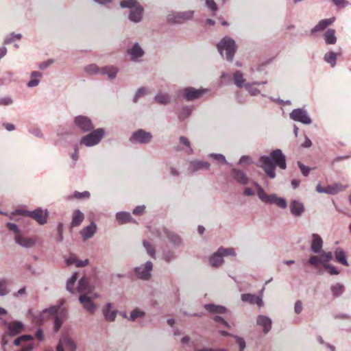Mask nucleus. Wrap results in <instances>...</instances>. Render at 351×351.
I'll return each mask as SVG.
<instances>
[{
    "label": "nucleus",
    "mask_w": 351,
    "mask_h": 351,
    "mask_svg": "<svg viewBox=\"0 0 351 351\" xmlns=\"http://www.w3.org/2000/svg\"><path fill=\"white\" fill-rule=\"evenodd\" d=\"M260 162H261V168L264 170L266 175L271 179L276 177V167H278L283 170L287 168L286 156L280 149H274L268 156H261Z\"/></svg>",
    "instance_id": "obj_1"
},
{
    "label": "nucleus",
    "mask_w": 351,
    "mask_h": 351,
    "mask_svg": "<svg viewBox=\"0 0 351 351\" xmlns=\"http://www.w3.org/2000/svg\"><path fill=\"white\" fill-rule=\"evenodd\" d=\"M120 6L130 9L128 18L130 21L138 23L142 21L144 9L137 0H123Z\"/></svg>",
    "instance_id": "obj_2"
},
{
    "label": "nucleus",
    "mask_w": 351,
    "mask_h": 351,
    "mask_svg": "<svg viewBox=\"0 0 351 351\" xmlns=\"http://www.w3.org/2000/svg\"><path fill=\"white\" fill-rule=\"evenodd\" d=\"M217 49L222 57H225L226 59L232 62L236 52V44L235 41L228 37H224L217 45Z\"/></svg>",
    "instance_id": "obj_3"
},
{
    "label": "nucleus",
    "mask_w": 351,
    "mask_h": 351,
    "mask_svg": "<svg viewBox=\"0 0 351 351\" xmlns=\"http://www.w3.org/2000/svg\"><path fill=\"white\" fill-rule=\"evenodd\" d=\"M60 307L57 306H51L49 308L44 309L38 316H35L33 319L37 324L42 323L44 320L47 319L49 316L54 315L53 328L56 332L58 331L62 324V319L58 317V311Z\"/></svg>",
    "instance_id": "obj_4"
},
{
    "label": "nucleus",
    "mask_w": 351,
    "mask_h": 351,
    "mask_svg": "<svg viewBox=\"0 0 351 351\" xmlns=\"http://www.w3.org/2000/svg\"><path fill=\"white\" fill-rule=\"evenodd\" d=\"M228 256H236L234 248L221 247L209 257V263L212 267L218 268L223 264V258Z\"/></svg>",
    "instance_id": "obj_5"
},
{
    "label": "nucleus",
    "mask_w": 351,
    "mask_h": 351,
    "mask_svg": "<svg viewBox=\"0 0 351 351\" xmlns=\"http://www.w3.org/2000/svg\"><path fill=\"white\" fill-rule=\"evenodd\" d=\"M104 135L105 130L103 128L92 130L89 134L81 138L80 145L86 147H93L101 142Z\"/></svg>",
    "instance_id": "obj_6"
},
{
    "label": "nucleus",
    "mask_w": 351,
    "mask_h": 351,
    "mask_svg": "<svg viewBox=\"0 0 351 351\" xmlns=\"http://www.w3.org/2000/svg\"><path fill=\"white\" fill-rule=\"evenodd\" d=\"M208 92L206 88H195L191 86L184 88L180 90V93L183 99L191 101L200 98L204 94Z\"/></svg>",
    "instance_id": "obj_7"
},
{
    "label": "nucleus",
    "mask_w": 351,
    "mask_h": 351,
    "mask_svg": "<svg viewBox=\"0 0 351 351\" xmlns=\"http://www.w3.org/2000/svg\"><path fill=\"white\" fill-rule=\"evenodd\" d=\"M152 139L153 135L151 132L143 129H138L132 133L130 138V141L132 143L147 145L150 143Z\"/></svg>",
    "instance_id": "obj_8"
},
{
    "label": "nucleus",
    "mask_w": 351,
    "mask_h": 351,
    "mask_svg": "<svg viewBox=\"0 0 351 351\" xmlns=\"http://www.w3.org/2000/svg\"><path fill=\"white\" fill-rule=\"evenodd\" d=\"M193 15V10L172 12L167 16V21L171 23H182L186 21L191 20Z\"/></svg>",
    "instance_id": "obj_9"
},
{
    "label": "nucleus",
    "mask_w": 351,
    "mask_h": 351,
    "mask_svg": "<svg viewBox=\"0 0 351 351\" xmlns=\"http://www.w3.org/2000/svg\"><path fill=\"white\" fill-rule=\"evenodd\" d=\"M157 235L161 239L167 238L175 247H178L182 244L180 237L166 228L162 227L158 229L157 230Z\"/></svg>",
    "instance_id": "obj_10"
},
{
    "label": "nucleus",
    "mask_w": 351,
    "mask_h": 351,
    "mask_svg": "<svg viewBox=\"0 0 351 351\" xmlns=\"http://www.w3.org/2000/svg\"><path fill=\"white\" fill-rule=\"evenodd\" d=\"M75 125L83 132L92 131L94 128L91 119L84 115H78L74 118Z\"/></svg>",
    "instance_id": "obj_11"
},
{
    "label": "nucleus",
    "mask_w": 351,
    "mask_h": 351,
    "mask_svg": "<svg viewBox=\"0 0 351 351\" xmlns=\"http://www.w3.org/2000/svg\"><path fill=\"white\" fill-rule=\"evenodd\" d=\"M152 269L153 263L151 261H147L145 264L134 268L135 275L139 279L147 280L151 277Z\"/></svg>",
    "instance_id": "obj_12"
},
{
    "label": "nucleus",
    "mask_w": 351,
    "mask_h": 351,
    "mask_svg": "<svg viewBox=\"0 0 351 351\" xmlns=\"http://www.w3.org/2000/svg\"><path fill=\"white\" fill-rule=\"evenodd\" d=\"M289 116L292 120L305 125H309L312 123V119L308 114L307 111L303 108L294 109Z\"/></svg>",
    "instance_id": "obj_13"
},
{
    "label": "nucleus",
    "mask_w": 351,
    "mask_h": 351,
    "mask_svg": "<svg viewBox=\"0 0 351 351\" xmlns=\"http://www.w3.org/2000/svg\"><path fill=\"white\" fill-rule=\"evenodd\" d=\"M187 164L188 170L191 173H194L200 170L209 169L210 167V165L208 162L198 159L188 160Z\"/></svg>",
    "instance_id": "obj_14"
},
{
    "label": "nucleus",
    "mask_w": 351,
    "mask_h": 351,
    "mask_svg": "<svg viewBox=\"0 0 351 351\" xmlns=\"http://www.w3.org/2000/svg\"><path fill=\"white\" fill-rule=\"evenodd\" d=\"M231 178L238 184L241 185H247L250 182V178L241 169L232 168L230 171Z\"/></svg>",
    "instance_id": "obj_15"
},
{
    "label": "nucleus",
    "mask_w": 351,
    "mask_h": 351,
    "mask_svg": "<svg viewBox=\"0 0 351 351\" xmlns=\"http://www.w3.org/2000/svg\"><path fill=\"white\" fill-rule=\"evenodd\" d=\"M27 213L28 214V217L36 220L39 224L43 225L47 223L49 215L47 210L38 208L33 211L27 212Z\"/></svg>",
    "instance_id": "obj_16"
},
{
    "label": "nucleus",
    "mask_w": 351,
    "mask_h": 351,
    "mask_svg": "<svg viewBox=\"0 0 351 351\" xmlns=\"http://www.w3.org/2000/svg\"><path fill=\"white\" fill-rule=\"evenodd\" d=\"M127 53L130 57V60L135 62L141 61V58L144 56V51L138 43H135L132 46L127 49Z\"/></svg>",
    "instance_id": "obj_17"
},
{
    "label": "nucleus",
    "mask_w": 351,
    "mask_h": 351,
    "mask_svg": "<svg viewBox=\"0 0 351 351\" xmlns=\"http://www.w3.org/2000/svg\"><path fill=\"white\" fill-rule=\"evenodd\" d=\"M118 313L110 302L107 303L102 308L103 316L105 321L108 322H114Z\"/></svg>",
    "instance_id": "obj_18"
},
{
    "label": "nucleus",
    "mask_w": 351,
    "mask_h": 351,
    "mask_svg": "<svg viewBox=\"0 0 351 351\" xmlns=\"http://www.w3.org/2000/svg\"><path fill=\"white\" fill-rule=\"evenodd\" d=\"M263 202L269 204H275L280 208H286L287 207L286 199L283 197H278L275 193L267 195Z\"/></svg>",
    "instance_id": "obj_19"
},
{
    "label": "nucleus",
    "mask_w": 351,
    "mask_h": 351,
    "mask_svg": "<svg viewBox=\"0 0 351 351\" xmlns=\"http://www.w3.org/2000/svg\"><path fill=\"white\" fill-rule=\"evenodd\" d=\"M15 242L20 246L25 248H31L36 244V239L23 236L21 234H15Z\"/></svg>",
    "instance_id": "obj_20"
},
{
    "label": "nucleus",
    "mask_w": 351,
    "mask_h": 351,
    "mask_svg": "<svg viewBox=\"0 0 351 351\" xmlns=\"http://www.w3.org/2000/svg\"><path fill=\"white\" fill-rule=\"evenodd\" d=\"M271 319L264 315H259L256 318V324L263 328L264 334H267L271 328Z\"/></svg>",
    "instance_id": "obj_21"
},
{
    "label": "nucleus",
    "mask_w": 351,
    "mask_h": 351,
    "mask_svg": "<svg viewBox=\"0 0 351 351\" xmlns=\"http://www.w3.org/2000/svg\"><path fill=\"white\" fill-rule=\"evenodd\" d=\"M335 21V17L330 19H322L318 22V23L311 29L310 34L311 35H315L316 33L324 30L327 27L332 25Z\"/></svg>",
    "instance_id": "obj_22"
},
{
    "label": "nucleus",
    "mask_w": 351,
    "mask_h": 351,
    "mask_svg": "<svg viewBox=\"0 0 351 351\" xmlns=\"http://www.w3.org/2000/svg\"><path fill=\"white\" fill-rule=\"evenodd\" d=\"M97 232V225L95 222H91L90 225L84 227L80 232L84 241L92 238Z\"/></svg>",
    "instance_id": "obj_23"
},
{
    "label": "nucleus",
    "mask_w": 351,
    "mask_h": 351,
    "mask_svg": "<svg viewBox=\"0 0 351 351\" xmlns=\"http://www.w3.org/2000/svg\"><path fill=\"white\" fill-rule=\"evenodd\" d=\"M289 208L291 213L295 217H300L304 212L303 203L296 199L291 201Z\"/></svg>",
    "instance_id": "obj_24"
},
{
    "label": "nucleus",
    "mask_w": 351,
    "mask_h": 351,
    "mask_svg": "<svg viewBox=\"0 0 351 351\" xmlns=\"http://www.w3.org/2000/svg\"><path fill=\"white\" fill-rule=\"evenodd\" d=\"M79 300L83 304L84 308L90 313L93 314L95 313L96 306L90 297L87 296L86 294H81L79 297Z\"/></svg>",
    "instance_id": "obj_25"
},
{
    "label": "nucleus",
    "mask_w": 351,
    "mask_h": 351,
    "mask_svg": "<svg viewBox=\"0 0 351 351\" xmlns=\"http://www.w3.org/2000/svg\"><path fill=\"white\" fill-rule=\"evenodd\" d=\"M341 49H339L337 52L329 51L324 56V60L329 64L332 67H335L337 63V58L341 55Z\"/></svg>",
    "instance_id": "obj_26"
},
{
    "label": "nucleus",
    "mask_w": 351,
    "mask_h": 351,
    "mask_svg": "<svg viewBox=\"0 0 351 351\" xmlns=\"http://www.w3.org/2000/svg\"><path fill=\"white\" fill-rule=\"evenodd\" d=\"M312 238L311 245V251L315 254L320 253L323 246V241L321 237L317 234H313Z\"/></svg>",
    "instance_id": "obj_27"
},
{
    "label": "nucleus",
    "mask_w": 351,
    "mask_h": 351,
    "mask_svg": "<svg viewBox=\"0 0 351 351\" xmlns=\"http://www.w3.org/2000/svg\"><path fill=\"white\" fill-rule=\"evenodd\" d=\"M118 71L119 69L116 66H106L101 68L100 74L103 75H106L110 79L113 80L116 77Z\"/></svg>",
    "instance_id": "obj_28"
},
{
    "label": "nucleus",
    "mask_w": 351,
    "mask_h": 351,
    "mask_svg": "<svg viewBox=\"0 0 351 351\" xmlns=\"http://www.w3.org/2000/svg\"><path fill=\"white\" fill-rule=\"evenodd\" d=\"M347 187L348 185H343L341 183H334L326 186V194L335 195L344 191Z\"/></svg>",
    "instance_id": "obj_29"
},
{
    "label": "nucleus",
    "mask_w": 351,
    "mask_h": 351,
    "mask_svg": "<svg viewBox=\"0 0 351 351\" xmlns=\"http://www.w3.org/2000/svg\"><path fill=\"white\" fill-rule=\"evenodd\" d=\"M84 219V213L78 209L73 211L71 226L72 228L79 226Z\"/></svg>",
    "instance_id": "obj_30"
},
{
    "label": "nucleus",
    "mask_w": 351,
    "mask_h": 351,
    "mask_svg": "<svg viewBox=\"0 0 351 351\" xmlns=\"http://www.w3.org/2000/svg\"><path fill=\"white\" fill-rule=\"evenodd\" d=\"M42 77L43 73L41 72L37 71H32L30 74L31 80L28 82L27 86L29 88L37 86L39 84Z\"/></svg>",
    "instance_id": "obj_31"
},
{
    "label": "nucleus",
    "mask_w": 351,
    "mask_h": 351,
    "mask_svg": "<svg viewBox=\"0 0 351 351\" xmlns=\"http://www.w3.org/2000/svg\"><path fill=\"white\" fill-rule=\"evenodd\" d=\"M204 308L211 313L222 314L227 311L226 308L221 305L208 304L204 305Z\"/></svg>",
    "instance_id": "obj_32"
},
{
    "label": "nucleus",
    "mask_w": 351,
    "mask_h": 351,
    "mask_svg": "<svg viewBox=\"0 0 351 351\" xmlns=\"http://www.w3.org/2000/svg\"><path fill=\"white\" fill-rule=\"evenodd\" d=\"M324 40L326 45H334L337 43L335 30L328 29L324 34Z\"/></svg>",
    "instance_id": "obj_33"
},
{
    "label": "nucleus",
    "mask_w": 351,
    "mask_h": 351,
    "mask_svg": "<svg viewBox=\"0 0 351 351\" xmlns=\"http://www.w3.org/2000/svg\"><path fill=\"white\" fill-rule=\"evenodd\" d=\"M116 219L120 224L127 223L133 221L131 214L128 212H118L116 214Z\"/></svg>",
    "instance_id": "obj_34"
},
{
    "label": "nucleus",
    "mask_w": 351,
    "mask_h": 351,
    "mask_svg": "<svg viewBox=\"0 0 351 351\" xmlns=\"http://www.w3.org/2000/svg\"><path fill=\"white\" fill-rule=\"evenodd\" d=\"M10 292L9 280L5 278H0V297L5 296Z\"/></svg>",
    "instance_id": "obj_35"
},
{
    "label": "nucleus",
    "mask_w": 351,
    "mask_h": 351,
    "mask_svg": "<svg viewBox=\"0 0 351 351\" xmlns=\"http://www.w3.org/2000/svg\"><path fill=\"white\" fill-rule=\"evenodd\" d=\"M63 346L66 348L68 351H75L76 344L74 341L69 336L64 335L60 339Z\"/></svg>",
    "instance_id": "obj_36"
},
{
    "label": "nucleus",
    "mask_w": 351,
    "mask_h": 351,
    "mask_svg": "<svg viewBox=\"0 0 351 351\" xmlns=\"http://www.w3.org/2000/svg\"><path fill=\"white\" fill-rule=\"evenodd\" d=\"M335 256L337 262L342 264L343 265L348 266V263L347 261L345 252L341 248H337L335 251Z\"/></svg>",
    "instance_id": "obj_37"
},
{
    "label": "nucleus",
    "mask_w": 351,
    "mask_h": 351,
    "mask_svg": "<svg viewBox=\"0 0 351 351\" xmlns=\"http://www.w3.org/2000/svg\"><path fill=\"white\" fill-rule=\"evenodd\" d=\"M23 328L24 326L21 322H12L8 326L9 330L14 335L19 334Z\"/></svg>",
    "instance_id": "obj_38"
},
{
    "label": "nucleus",
    "mask_w": 351,
    "mask_h": 351,
    "mask_svg": "<svg viewBox=\"0 0 351 351\" xmlns=\"http://www.w3.org/2000/svg\"><path fill=\"white\" fill-rule=\"evenodd\" d=\"M154 101L160 104L166 105L171 102V96L167 93H160L154 97Z\"/></svg>",
    "instance_id": "obj_39"
},
{
    "label": "nucleus",
    "mask_w": 351,
    "mask_h": 351,
    "mask_svg": "<svg viewBox=\"0 0 351 351\" xmlns=\"http://www.w3.org/2000/svg\"><path fill=\"white\" fill-rule=\"evenodd\" d=\"M78 291L82 294H86L90 291L88 279L82 278L78 282Z\"/></svg>",
    "instance_id": "obj_40"
},
{
    "label": "nucleus",
    "mask_w": 351,
    "mask_h": 351,
    "mask_svg": "<svg viewBox=\"0 0 351 351\" xmlns=\"http://www.w3.org/2000/svg\"><path fill=\"white\" fill-rule=\"evenodd\" d=\"M234 83L237 87L244 86L245 80L243 78V74L240 71H236L233 74Z\"/></svg>",
    "instance_id": "obj_41"
},
{
    "label": "nucleus",
    "mask_w": 351,
    "mask_h": 351,
    "mask_svg": "<svg viewBox=\"0 0 351 351\" xmlns=\"http://www.w3.org/2000/svg\"><path fill=\"white\" fill-rule=\"evenodd\" d=\"M193 111V107L191 106H184L183 107L178 114V118L180 120H184L191 116Z\"/></svg>",
    "instance_id": "obj_42"
},
{
    "label": "nucleus",
    "mask_w": 351,
    "mask_h": 351,
    "mask_svg": "<svg viewBox=\"0 0 351 351\" xmlns=\"http://www.w3.org/2000/svg\"><path fill=\"white\" fill-rule=\"evenodd\" d=\"M333 296L339 297L344 291V287L340 283H336L330 287Z\"/></svg>",
    "instance_id": "obj_43"
},
{
    "label": "nucleus",
    "mask_w": 351,
    "mask_h": 351,
    "mask_svg": "<svg viewBox=\"0 0 351 351\" xmlns=\"http://www.w3.org/2000/svg\"><path fill=\"white\" fill-rule=\"evenodd\" d=\"M179 141L180 144L184 145L187 147V149L185 151L187 154L191 155L193 154L194 152L191 147V143L186 137L181 136L179 138Z\"/></svg>",
    "instance_id": "obj_44"
},
{
    "label": "nucleus",
    "mask_w": 351,
    "mask_h": 351,
    "mask_svg": "<svg viewBox=\"0 0 351 351\" xmlns=\"http://www.w3.org/2000/svg\"><path fill=\"white\" fill-rule=\"evenodd\" d=\"M100 69L98 66L94 64H90L85 66L84 71L88 75L100 74Z\"/></svg>",
    "instance_id": "obj_45"
},
{
    "label": "nucleus",
    "mask_w": 351,
    "mask_h": 351,
    "mask_svg": "<svg viewBox=\"0 0 351 351\" xmlns=\"http://www.w3.org/2000/svg\"><path fill=\"white\" fill-rule=\"evenodd\" d=\"M145 314V313L143 311L138 308H135L130 313L129 319L134 322L138 317H144Z\"/></svg>",
    "instance_id": "obj_46"
},
{
    "label": "nucleus",
    "mask_w": 351,
    "mask_h": 351,
    "mask_svg": "<svg viewBox=\"0 0 351 351\" xmlns=\"http://www.w3.org/2000/svg\"><path fill=\"white\" fill-rule=\"evenodd\" d=\"M22 38L21 34L11 33L8 35L4 39V44H10L14 42L15 40H21Z\"/></svg>",
    "instance_id": "obj_47"
},
{
    "label": "nucleus",
    "mask_w": 351,
    "mask_h": 351,
    "mask_svg": "<svg viewBox=\"0 0 351 351\" xmlns=\"http://www.w3.org/2000/svg\"><path fill=\"white\" fill-rule=\"evenodd\" d=\"M77 279V273H74L72 276L67 280L66 282V289L73 293V286Z\"/></svg>",
    "instance_id": "obj_48"
},
{
    "label": "nucleus",
    "mask_w": 351,
    "mask_h": 351,
    "mask_svg": "<svg viewBox=\"0 0 351 351\" xmlns=\"http://www.w3.org/2000/svg\"><path fill=\"white\" fill-rule=\"evenodd\" d=\"M241 300L251 304H254L257 295L251 293H243L241 295Z\"/></svg>",
    "instance_id": "obj_49"
},
{
    "label": "nucleus",
    "mask_w": 351,
    "mask_h": 351,
    "mask_svg": "<svg viewBox=\"0 0 351 351\" xmlns=\"http://www.w3.org/2000/svg\"><path fill=\"white\" fill-rule=\"evenodd\" d=\"M208 158L213 159L221 164H227V161L225 156L221 154H210L208 155Z\"/></svg>",
    "instance_id": "obj_50"
},
{
    "label": "nucleus",
    "mask_w": 351,
    "mask_h": 351,
    "mask_svg": "<svg viewBox=\"0 0 351 351\" xmlns=\"http://www.w3.org/2000/svg\"><path fill=\"white\" fill-rule=\"evenodd\" d=\"M254 82L253 83H246L244 85V87L247 90V92L252 96H256L259 93V90L257 88L254 87Z\"/></svg>",
    "instance_id": "obj_51"
},
{
    "label": "nucleus",
    "mask_w": 351,
    "mask_h": 351,
    "mask_svg": "<svg viewBox=\"0 0 351 351\" xmlns=\"http://www.w3.org/2000/svg\"><path fill=\"white\" fill-rule=\"evenodd\" d=\"M144 247L146 250L147 253L152 258H156V252L154 248L147 241H144L143 243Z\"/></svg>",
    "instance_id": "obj_52"
},
{
    "label": "nucleus",
    "mask_w": 351,
    "mask_h": 351,
    "mask_svg": "<svg viewBox=\"0 0 351 351\" xmlns=\"http://www.w3.org/2000/svg\"><path fill=\"white\" fill-rule=\"evenodd\" d=\"M253 183L257 189V195L258 196V198L263 202L268 194H267L265 192L261 186V185L258 183L256 182H253Z\"/></svg>",
    "instance_id": "obj_53"
},
{
    "label": "nucleus",
    "mask_w": 351,
    "mask_h": 351,
    "mask_svg": "<svg viewBox=\"0 0 351 351\" xmlns=\"http://www.w3.org/2000/svg\"><path fill=\"white\" fill-rule=\"evenodd\" d=\"M147 89L146 88L141 87L140 88H138L136 90V92L133 97V101L134 103H136L138 101L139 98L141 97L142 96L145 95L147 94Z\"/></svg>",
    "instance_id": "obj_54"
},
{
    "label": "nucleus",
    "mask_w": 351,
    "mask_h": 351,
    "mask_svg": "<svg viewBox=\"0 0 351 351\" xmlns=\"http://www.w3.org/2000/svg\"><path fill=\"white\" fill-rule=\"evenodd\" d=\"M162 258L165 262L170 263L176 258V255L173 252L167 250L163 253Z\"/></svg>",
    "instance_id": "obj_55"
},
{
    "label": "nucleus",
    "mask_w": 351,
    "mask_h": 351,
    "mask_svg": "<svg viewBox=\"0 0 351 351\" xmlns=\"http://www.w3.org/2000/svg\"><path fill=\"white\" fill-rule=\"evenodd\" d=\"M29 132L37 138H43V134L41 130L36 126H32L29 128Z\"/></svg>",
    "instance_id": "obj_56"
},
{
    "label": "nucleus",
    "mask_w": 351,
    "mask_h": 351,
    "mask_svg": "<svg viewBox=\"0 0 351 351\" xmlns=\"http://www.w3.org/2000/svg\"><path fill=\"white\" fill-rule=\"evenodd\" d=\"M232 337L239 347V351H244L246 347V343L244 339L237 335H232Z\"/></svg>",
    "instance_id": "obj_57"
},
{
    "label": "nucleus",
    "mask_w": 351,
    "mask_h": 351,
    "mask_svg": "<svg viewBox=\"0 0 351 351\" xmlns=\"http://www.w3.org/2000/svg\"><path fill=\"white\" fill-rule=\"evenodd\" d=\"M90 196V194L88 191H84V192H78L75 191L73 197L75 199H82V198H89Z\"/></svg>",
    "instance_id": "obj_58"
},
{
    "label": "nucleus",
    "mask_w": 351,
    "mask_h": 351,
    "mask_svg": "<svg viewBox=\"0 0 351 351\" xmlns=\"http://www.w3.org/2000/svg\"><path fill=\"white\" fill-rule=\"evenodd\" d=\"M298 167L300 168V169L301 171L302 174L304 176H307L309 174V172L311 171V168H309L308 167L304 165V164H302L300 161L298 162Z\"/></svg>",
    "instance_id": "obj_59"
},
{
    "label": "nucleus",
    "mask_w": 351,
    "mask_h": 351,
    "mask_svg": "<svg viewBox=\"0 0 351 351\" xmlns=\"http://www.w3.org/2000/svg\"><path fill=\"white\" fill-rule=\"evenodd\" d=\"M308 263L313 266H315L319 263H323L321 256H312L309 258Z\"/></svg>",
    "instance_id": "obj_60"
},
{
    "label": "nucleus",
    "mask_w": 351,
    "mask_h": 351,
    "mask_svg": "<svg viewBox=\"0 0 351 351\" xmlns=\"http://www.w3.org/2000/svg\"><path fill=\"white\" fill-rule=\"evenodd\" d=\"M321 252L322 253H321L320 256L322 259L324 265L327 264L326 263L332 258V252Z\"/></svg>",
    "instance_id": "obj_61"
},
{
    "label": "nucleus",
    "mask_w": 351,
    "mask_h": 351,
    "mask_svg": "<svg viewBox=\"0 0 351 351\" xmlns=\"http://www.w3.org/2000/svg\"><path fill=\"white\" fill-rule=\"evenodd\" d=\"M253 163L252 158L249 156H243L241 157L239 164L249 165Z\"/></svg>",
    "instance_id": "obj_62"
},
{
    "label": "nucleus",
    "mask_w": 351,
    "mask_h": 351,
    "mask_svg": "<svg viewBox=\"0 0 351 351\" xmlns=\"http://www.w3.org/2000/svg\"><path fill=\"white\" fill-rule=\"evenodd\" d=\"M206 6L211 11L216 12L217 6L214 0H206Z\"/></svg>",
    "instance_id": "obj_63"
},
{
    "label": "nucleus",
    "mask_w": 351,
    "mask_h": 351,
    "mask_svg": "<svg viewBox=\"0 0 351 351\" xmlns=\"http://www.w3.org/2000/svg\"><path fill=\"white\" fill-rule=\"evenodd\" d=\"M324 267L329 270V273L331 275H337L339 274V270L330 264H324Z\"/></svg>",
    "instance_id": "obj_64"
}]
</instances>
